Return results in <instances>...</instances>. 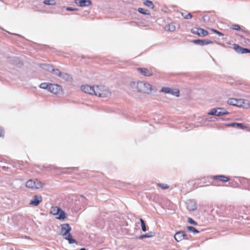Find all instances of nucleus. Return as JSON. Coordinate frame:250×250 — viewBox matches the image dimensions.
<instances>
[{
	"label": "nucleus",
	"mask_w": 250,
	"mask_h": 250,
	"mask_svg": "<svg viewBox=\"0 0 250 250\" xmlns=\"http://www.w3.org/2000/svg\"><path fill=\"white\" fill-rule=\"evenodd\" d=\"M161 91L163 92H164V93H166L170 94V93L171 92V91H172V89L170 88L169 87H163L161 89Z\"/></svg>",
	"instance_id": "34"
},
{
	"label": "nucleus",
	"mask_w": 250,
	"mask_h": 250,
	"mask_svg": "<svg viewBox=\"0 0 250 250\" xmlns=\"http://www.w3.org/2000/svg\"><path fill=\"white\" fill-rule=\"evenodd\" d=\"M130 86L133 90L145 93H149L152 90V86L150 84L143 81L132 82Z\"/></svg>",
	"instance_id": "1"
},
{
	"label": "nucleus",
	"mask_w": 250,
	"mask_h": 250,
	"mask_svg": "<svg viewBox=\"0 0 250 250\" xmlns=\"http://www.w3.org/2000/svg\"><path fill=\"white\" fill-rule=\"evenodd\" d=\"M71 230V228L69 224H64L62 225L61 232L62 234V236L67 234V233L70 232Z\"/></svg>",
	"instance_id": "13"
},
{
	"label": "nucleus",
	"mask_w": 250,
	"mask_h": 250,
	"mask_svg": "<svg viewBox=\"0 0 250 250\" xmlns=\"http://www.w3.org/2000/svg\"><path fill=\"white\" fill-rule=\"evenodd\" d=\"M63 236L65 239L68 241L69 244L77 243L76 241L72 238V235L70 232L67 233V234L63 235Z\"/></svg>",
	"instance_id": "16"
},
{
	"label": "nucleus",
	"mask_w": 250,
	"mask_h": 250,
	"mask_svg": "<svg viewBox=\"0 0 250 250\" xmlns=\"http://www.w3.org/2000/svg\"><path fill=\"white\" fill-rule=\"evenodd\" d=\"M208 16H205L204 17H203V20H204V21H206L207 20H208Z\"/></svg>",
	"instance_id": "44"
},
{
	"label": "nucleus",
	"mask_w": 250,
	"mask_h": 250,
	"mask_svg": "<svg viewBox=\"0 0 250 250\" xmlns=\"http://www.w3.org/2000/svg\"><path fill=\"white\" fill-rule=\"evenodd\" d=\"M191 32L201 37H204L208 34V32L202 28H193L191 29Z\"/></svg>",
	"instance_id": "6"
},
{
	"label": "nucleus",
	"mask_w": 250,
	"mask_h": 250,
	"mask_svg": "<svg viewBox=\"0 0 250 250\" xmlns=\"http://www.w3.org/2000/svg\"><path fill=\"white\" fill-rule=\"evenodd\" d=\"M231 28L236 30H240L241 29L240 26L238 24H233L231 25Z\"/></svg>",
	"instance_id": "36"
},
{
	"label": "nucleus",
	"mask_w": 250,
	"mask_h": 250,
	"mask_svg": "<svg viewBox=\"0 0 250 250\" xmlns=\"http://www.w3.org/2000/svg\"><path fill=\"white\" fill-rule=\"evenodd\" d=\"M187 229L189 231L193 232L194 234L198 233L199 231L195 228L191 226H188Z\"/></svg>",
	"instance_id": "27"
},
{
	"label": "nucleus",
	"mask_w": 250,
	"mask_h": 250,
	"mask_svg": "<svg viewBox=\"0 0 250 250\" xmlns=\"http://www.w3.org/2000/svg\"><path fill=\"white\" fill-rule=\"evenodd\" d=\"M94 95L101 97H109L111 96V92L108 87L100 85L95 86Z\"/></svg>",
	"instance_id": "2"
},
{
	"label": "nucleus",
	"mask_w": 250,
	"mask_h": 250,
	"mask_svg": "<svg viewBox=\"0 0 250 250\" xmlns=\"http://www.w3.org/2000/svg\"><path fill=\"white\" fill-rule=\"evenodd\" d=\"M56 213L59 219H64L66 217L65 212L60 208L57 209Z\"/></svg>",
	"instance_id": "17"
},
{
	"label": "nucleus",
	"mask_w": 250,
	"mask_h": 250,
	"mask_svg": "<svg viewBox=\"0 0 250 250\" xmlns=\"http://www.w3.org/2000/svg\"><path fill=\"white\" fill-rule=\"evenodd\" d=\"M237 102L236 106L244 108H248L250 107V103L248 100L243 99H237Z\"/></svg>",
	"instance_id": "8"
},
{
	"label": "nucleus",
	"mask_w": 250,
	"mask_h": 250,
	"mask_svg": "<svg viewBox=\"0 0 250 250\" xmlns=\"http://www.w3.org/2000/svg\"><path fill=\"white\" fill-rule=\"evenodd\" d=\"M192 42L196 44H199L200 45H205L208 44H210L212 43V41H210L207 40H194L192 41Z\"/></svg>",
	"instance_id": "15"
},
{
	"label": "nucleus",
	"mask_w": 250,
	"mask_h": 250,
	"mask_svg": "<svg viewBox=\"0 0 250 250\" xmlns=\"http://www.w3.org/2000/svg\"><path fill=\"white\" fill-rule=\"evenodd\" d=\"M75 3L80 6H88L92 4L90 0H75Z\"/></svg>",
	"instance_id": "12"
},
{
	"label": "nucleus",
	"mask_w": 250,
	"mask_h": 250,
	"mask_svg": "<svg viewBox=\"0 0 250 250\" xmlns=\"http://www.w3.org/2000/svg\"><path fill=\"white\" fill-rule=\"evenodd\" d=\"M182 16L186 19L192 18V16L190 13L183 12L182 13Z\"/></svg>",
	"instance_id": "31"
},
{
	"label": "nucleus",
	"mask_w": 250,
	"mask_h": 250,
	"mask_svg": "<svg viewBox=\"0 0 250 250\" xmlns=\"http://www.w3.org/2000/svg\"><path fill=\"white\" fill-rule=\"evenodd\" d=\"M80 250H86L85 248H82Z\"/></svg>",
	"instance_id": "46"
},
{
	"label": "nucleus",
	"mask_w": 250,
	"mask_h": 250,
	"mask_svg": "<svg viewBox=\"0 0 250 250\" xmlns=\"http://www.w3.org/2000/svg\"><path fill=\"white\" fill-rule=\"evenodd\" d=\"M140 221L141 222V227H142V230L143 231H144V232L146 231V224H145V221L142 218L140 219Z\"/></svg>",
	"instance_id": "32"
},
{
	"label": "nucleus",
	"mask_w": 250,
	"mask_h": 250,
	"mask_svg": "<svg viewBox=\"0 0 250 250\" xmlns=\"http://www.w3.org/2000/svg\"><path fill=\"white\" fill-rule=\"evenodd\" d=\"M174 238L177 242H180L184 239H188L187 234L184 231L177 232L174 235Z\"/></svg>",
	"instance_id": "7"
},
{
	"label": "nucleus",
	"mask_w": 250,
	"mask_h": 250,
	"mask_svg": "<svg viewBox=\"0 0 250 250\" xmlns=\"http://www.w3.org/2000/svg\"><path fill=\"white\" fill-rule=\"evenodd\" d=\"M158 186L161 188L163 189H166L168 188V186L166 184H159Z\"/></svg>",
	"instance_id": "37"
},
{
	"label": "nucleus",
	"mask_w": 250,
	"mask_h": 250,
	"mask_svg": "<svg viewBox=\"0 0 250 250\" xmlns=\"http://www.w3.org/2000/svg\"><path fill=\"white\" fill-rule=\"evenodd\" d=\"M170 94L178 97L179 96V90H174L173 89H172V91L170 93Z\"/></svg>",
	"instance_id": "35"
},
{
	"label": "nucleus",
	"mask_w": 250,
	"mask_h": 250,
	"mask_svg": "<svg viewBox=\"0 0 250 250\" xmlns=\"http://www.w3.org/2000/svg\"><path fill=\"white\" fill-rule=\"evenodd\" d=\"M175 26L173 23L168 24L165 27L166 30L171 32L174 31L175 30Z\"/></svg>",
	"instance_id": "21"
},
{
	"label": "nucleus",
	"mask_w": 250,
	"mask_h": 250,
	"mask_svg": "<svg viewBox=\"0 0 250 250\" xmlns=\"http://www.w3.org/2000/svg\"><path fill=\"white\" fill-rule=\"evenodd\" d=\"M58 208H58V207H54V208H53L52 209H51V212L54 214V215H57V209H58Z\"/></svg>",
	"instance_id": "39"
},
{
	"label": "nucleus",
	"mask_w": 250,
	"mask_h": 250,
	"mask_svg": "<svg viewBox=\"0 0 250 250\" xmlns=\"http://www.w3.org/2000/svg\"><path fill=\"white\" fill-rule=\"evenodd\" d=\"M241 54H246L250 53V50L245 48H242Z\"/></svg>",
	"instance_id": "40"
},
{
	"label": "nucleus",
	"mask_w": 250,
	"mask_h": 250,
	"mask_svg": "<svg viewBox=\"0 0 250 250\" xmlns=\"http://www.w3.org/2000/svg\"><path fill=\"white\" fill-rule=\"evenodd\" d=\"M95 86H91L88 85L82 86V90L85 93H88L91 95H94Z\"/></svg>",
	"instance_id": "9"
},
{
	"label": "nucleus",
	"mask_w": 250,
	"mask_h": 250,
	"mask_svg": "<svg viewBox=\"0 0 250 250\" xmlns=\"http://www.w3.org/2000/svg\"><path fill=\"white\" fill-rule=\"evenodd\" d=\"M40 67H42L43 69H45L48 71L51 72V69L53 67V66L49 65L48 64L42 63V64H40Z\"/></svg>",
	"instance_id": "22"
},
{
	"label": "nucleus",
	"mask_w": 250,
	"mask_h": 250,
	"mask_svg": "<svg viewBox=\"0 0 250 250\" xmlns=\"http://www.w3.org/2000/svg\"><path fill=\"white\" fill-rule=\"evenodd\" d=\"M229 126H232L234 127H236L238 128L244 129V126L243 124L241 123H232L228 125Z\"/></svg>",
	"instance_id": "18"
},
{
	"label": "nucleus",
	"mask_w": 250,
	"mask_h": 250,
	"mask_svg": "<svg viewBox=\"0 0 250 250\" xmlns=\"http://www.w3.org/2000/svg\"><path fill=\"white\" fill-rule=\"evenodd\" d=\"M237 99L231 98V99H229L228 101V103L230 105L237 106Z\"/></svg>",
	"instance_id": "24"
},
{
	"label": "nucleus",
	"mask_w": 250,
	"mask_h": 250,
	"mask_svg": "<svg viewBox=\"0 0 250 250\" xmlns=\"http://www.w3.org/2000/svg\"><path fill=\"white\" fill-rule=\"evenodd\" d=\"M4 132L3 129L1 127H0V137L3 136L4 135Z\"/></svg>",
	"instance_id": "42"
},
{
	"label": "nucleus",
	"mask_w": 250,
	"mask_h": 250,
	"mask_svg": "<svg viewBox=\"0 0 250 250\" xmlns=\"http://www.w3.org/2000/svg\"><path fill=\"white\" fill-rule=\"evenodd\" d=\"M212 31L213 32H215V31H217V30H215V29H212Z\"/></svg>",
	"instance_id": "45"
},
{
	"label": "nucleus",
	"mask_w": 250,
	"mask_h": 250,
	"mask_svg": "<svg viewBox=\"0 0 250 250\" xmlns=\"http://www.w3.org/2000/svg\"><path fill=\"white\" fill-rule=\"evenodd\" d=\"M215 33H217V34H218L220 36H223V34L222 33H221L220 32H219L218 31H215Z\"/></svg>",
	"instance_id": "43"
},
{
	"label": "nucleus",
	"mask_w": 250,
	"mask_h": 250,
	"mask_svg": "<svg viewBox=\"0 0 250 250\" xmlns=\"http://www.w3.org/2000/svg\"><path fill=\"white\" fill-rule=\"evenodd\" d=\"M242 48L243 47H241L239 45H237V44L234 45V49L236 51V52H237L238 53L241 54Z\"/></svg>",
	"instance_id": "33"
},
{
	"label": "nucleus",
	"mask_w": 250,
	"mask_h": 250,
	"mask_svg": "<svg viewBox=\"0 0 250 250\" xmlns=\"http://www.w3.org/2000/svg\"><path fill=\"white\" fill-rule=\"evenodd\" d=\"M60 78L67 81H71L72 79L70 76L65 73H61Z\"/></svg>",
	"instance_id": "20"
},
{
	"label": "nucleus",
	"mask_w": 250,
	"mask_h": 250,
	"mask_svg": "<svg viewBox=\"0 0 250 250\" xmlns=\"http://www.w3.org/2000/svg\"><path fill=\"white\" fill-rule=\"evenodd\" d=\"M66 9L67 10V11H76L77 10V8H73L72 7H67L66 8Z\"/></svg>",
	"instance_id": "41"
},
{
	"label": "nucleus",
	"mask_w": 250,
	"mask_h": 250,
	"mask_svg": "<svg viewBox=\"0 0 250 250\" xmlns=\"http://www.w3.org/2000/svg\"><path fill=\"white\" fill-rule=\"evenodd\" d=\"M153 235H154V233L152 232H150L148 233L141 235L140 236V239H143L145 238H149V237H152Z\"/></svg>",
	"instance_id": "25"
},
{
	"label": "nucleus",
	"mask_w": 250,
	"mask_h": 250,
	"mask_svg": "<svg viewBox=\"0 0 250 250\" xmlns=\"http://www.w3.org/2000/svg\"><path fill=\"white\" fill-rule=\"evenodd\" d=\"M214 179H219L221 181L227 182L229 181V179L228 177L224 175H216L214 176Z\"/></svg>",
	"instance_id": "19"
},
{
	"label": "nucleus",
	"mask_w": 250,
	"mask_h": 250,
	"mask_svg": "<svg viewBox=\"0 0 250 250\" xmlns=\"http://www.w3.org/2000/svg\"><path fill=\"white\" fill-rule=\"evenodd\" d=\"M26 187L31 188H42V184L37 179L28 180L26 183Z\"/></svg>",
	"instance_id": "3"
},
{
	"label": "nucleus",
	"mask_w": 250,
	"mask_h": 250,
	"mask_svg": "<svg viewBox=\"0 0 250 250\" xmlns=\"http://www.w3.org/2000/svg\"><path fill=\"white\" fill-rule=\"evenodd\" d=\"M50 85V83H42L40 85V87L42 89H46L48 91L49 87Z\"/></svg>",
	"instance_id": "23"
},
{
	"label": "nucleus",
	"mask_w": 250,
	"mask_h": 250,
	"mask_svg": "<svg viewBox=\"0 0 250 250\" xmlns=\"http://www.w3.org/2000/svg\"><path fill=\"white\" fill-rule=\"evenodd\" d=\"M51 72L53 73L54 75L56 76H59L60 77L61 72L58 69H54L53 67H52Z\"/></svg>",
	"instance_id": "29"
},
{
	"label": "nucleus",
	"mask_w": 250,
	"mask_h": 250,
	"mask_svg": "<svg viewBox=\"0 0 250 250\" xmlns=\"http://www.w3.org/2000/svg\"><path fill=\"white\" fill-rule=\"evenodd\" d=\"M228 113L229 112L223 108H212L210 112L208 113L209 115L217 116H221Z\"/></svg>",
	"instance_id": "4"
},
{
	"label": "nucleus",
	"mask_w": 250,
	"mask_h": 250,
	"mask_svg": "<svg viewBox=\"0 0 250 250\" xmlns=\"http://www.w3.org/2000/svg\"><path fill=\"white\" fill-rule=\"evenodd\" d=\"M138 71L142 75L145 76H150L152 75V72L147 68H138Z\"/></svg>",
	"instance_id": "14"
},
{
	"label": "nucleus",
	"mask_w": 250,
	"mask_h": 250,
	"mask_svg": "<svg viewBox=\"0 0 250 250\" xmlns=\"http://www.w3.org/2000/svg\"><path fill=\"white\" fill-rule=\"evenodd\" d=\"M43 3L48 5H54L56 4L55 0H45Z\"/></svg>",
	"instance_id": "28"
},
{
	"label": "nucleus",
	"mask_w": 250,
	"mask_h": 250,
	"mask_svg": "<svg viewBox=\"0 0 250 250\" xmlns=\"http://www.w3.org/2000/svg\"><path fill=\"white\" fill-rule=\"evenodd\" d=\"M48 91L55 94H57L62 91V87L57 84L50 83Z\"/></svg>",
	"instance_id": "5"
},
{
	"label": "nucleus",
	"mask_w": 250,
	"mask_h": 250,
	"mask_svg": "<svg viewBox=\"0 0 250 250\" xmlns=\"http://www.w3.org/2000/svg\"><path fill=\"white\" fill-rule=\"evenodd\" d=\"M187 208L189 211H194L197 208L196 202L191 200H188L187 202Z\"/></svg>",
	"instance_id": "11"
},
{
	"label": "nucleus",
	"mask_w": 250,
	"mask_h": 250,
	"mask_svg": "<svg viewBox=\"0 0 250 250\" xmlns=\"http://www.w3.org/2000/svg\"><path fill=\"white\" fill-rule=\"evenodd\" d=\"M42 201V197L39 195H34L30 201L29 205L32 206H38Z\"/></svg>",
	"instance_id": "10"
},
{
	"label": "nucleus",
	"mask_w": 250,
	"mask_h": 250,
	"mask_svg": "<svg viewBox=\"0 0 250 250\" xmlns=\"http://www.w3.org/2000/svg\"><path fill=\"white\" fill-rule=\"evenodd\" d=\"M138 11L140 13L143 14L144 15H149L150 14V12L148 10L142 8H138Z\"/></svg>",
	"instance_id": "30"
},
{
	"label": "nucleus",
	"mask_w": 250,
	"mask_h": 250,
	"mask_svg": "<svg viewBox=\"0 0 250 250\" xmlns=\"http://www.w3.org/2000/svg\"><path fill=\"white\" fill-rule=\"evenodd\" d=\"M144 4L148 7H150V8H153L154 7V5H153V3L152 2V1H150V0H146L144 1Z\"/></svg>",
	"instance_id": "26"
},
{
	"label": "nucleus",
	"mask_w": 250,
	"mask_h": 250,
	"mask_svg": "<svg viewBox=\"0 0 250 250\" xmlns=\"http://www.w3.org/2000/svg\"><path fill=\"white\" fill-rule=\"evenodd\" d=\"M188 223H190L192 225H197V223L194 221L192 218H188Z\"/></svg>",
	"instance_id": "38"
}]
</instances>
